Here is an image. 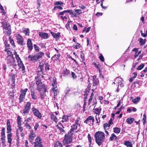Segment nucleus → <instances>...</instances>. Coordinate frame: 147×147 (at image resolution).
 <instances>
[{
	"instance_id": "nucleus-1",
	"label": "nucleus",
	"mask_w": 147,
	"mask_h": 147,
	"mask_svg": "<svg viewBox=\"0 0 147 147\" xmlns=\"http://www.w3.org/2000/svg\"><path fill=\"white\" fill-rule=\"evenodd\" d=\"M37 76L35 77L37 89L39 92H40L42 89H43L45 92H46V89L45 86L41 82V78H43V76L42 75H39V74H37Z\"/></svg>"
},
{
	"instance_id": "nucleus-2",
	"label": "nucleus",
	"mask_w": 147,
	"mask_h": 147,
	"mask_svg": "<svg viewBox=\"0 0 147 147\" xmlns=\"http://www.w3.org/2000/svg\"><path fill=\"white\" fill-rule=\"evenodd\" d=\"M94 136L96 143L99 146H100L105 139L104 133L102 131H98L95 133Z\"/></svg>"
},
{
	"instance_id": "nucleus-3",
	"label": "nucleus",
	"mask_w": 147,
	"mask_h": 147,
	"mask_svg": "<svg viewBox=\"0 0 147 147\" xmlns=\"http://www.w3.org/2000/svg\"><path fill=\"white\" fill-rule=\"evenodd\" d=\"M7 133L8 134L7 135V139L8 142L9 144V146L11 147V141L12 140V134L11 133V125L10 124V122L9 120H7Z\"/></svg>"
},
{
	"instance_id": "nucleus-4",
	"label": "nucleus",
	"mask_w": 147,
	"mask_h": 147,
	"mask_svg": "<svg viewBox=\"0 0 147 147\" xmlns=\"http://www.w3.org/2000/svg\"><path fill=\"white\" fill-rule=\"evenodd\" d=\"M44 55L43 53L40 52L34 55H29L28 58L30 61L36 62L40 59Z\"/></svg>"
},
{
	"instance_id": "nucleus-5",
	"label": "nucleus",
	"mask_w": 147,
	"mask_h": 147,
	"mask_svg": "<svg viewBox=\"0 0 147 147\" xmlns=\"http://www.w3.org/2000/svg\"><path fill=\"white\" fill-rule=\"evenodd\" d=\"M73 133H71V132H68L67 134L65 135L63 141L64 145L68 144L71 142L72 140V135Z\"/></svg>"
},
{
	"instance_id": "nucleus-6",
	"label": "nucleus",
	"mask_w": 147,
	"mask_h": 147,
	"mask_svg": "<svg viewBox=\"0 0 147 147\" xmlns=\"http://www.w3.org/2000/svg\"><path fill=\"white\" fill-rule=\"evenodd\" d=\"M2 24L3 27L4 31H5L7 34H10L11 33V27L9 24L7 23H2Z\"/></svg>"
},
{
	"instance_id": "nucleus-7",
	"label": "nucleus",
	"mask_w": 147,
	"mask_h": 147,
	"mask_svg": "<svg viewBox=\"0 0 147 147\" xmlns=\"http://www.w3.org/2000/svg\"><path fill=\"white\" fill-rule=\"evenodd\" d=\"M79 119H77L75 121V123L71 126V129L68 132H71V133H73L75 130H76L78 127V125H80V124L79 123Z\"/></svg>"
},
{
	"instance_id": "nucleus-8",
	"label": "nucleus",
	"mask_w": 147,
	"mask_h": 147,
	"mask_svg": "<svg viewBox=\"0 0 147 147\" xmlns=\"http://www.w3.org/2000/svg\"><path fill=\"white\" fill-rule=\"evenodd\" d=\"M31 103L29 102H27L25 105L24 109L23 110V114L26 115L28 113L30 109Z\"/></svg>"
},
{
	"instance_id": "nucleus-9",
	"label": "nucleus",
	"mask_w": 147,
	"mask_h": 147,
	"mask_svg": "<svg viewBox=\"0 0 147 147\" xmlns=\"http://www.w3.org/2000/svg\"><path fill=\"white\" fill-rule=\"evenodd\" d=\"M34 143V147H43L42 144L41 140L39 137H37L36 138L35 142Z\"/></svg>"
},
{
	"instance_id": "nucleus-10",
	"label": "nucleus",
	"mask_w": 147,
	"mask_h": 147,
	"mask_svg": "<svg viewBox=\"0 0 147 147\" xmlns=\"http://www.w3.org/2000/svg\"><path fill=\"white\" fill-rule=\"evenodd\" d=\"M31 110L34 114L39 119H41L42 116L39 111L34 107H32Z\"/></svg>"
},
{
	"instance_id": "nucleus-11",
	"label": "nucleus",
	"mask_w": 147,
	"mask_h": 147,
	"mask_svg": "<svg viewBox=\"0 0 147 147\" xmlns=\"http://www.w3.org/2000/svg\"><path fill=\"white\" fill-rule=\"evenodd\" d=\"M28 90L27 88H25L24 90H21V93L19 97L20 102L23 101L24 99V98L26 92Z\"/></svg>"
},
{
	"instance_id": "nucleus-12",
	"label": "nucleus",
	"mask_w": 147,
	"mask_h": 147,
	"mask_svg": "<svg viewBox=\"0 0 147 147\" xmlns=\"http://www.w3.org/2000/svg\"><path fill=\"white\" fill-rule=\"evenodd\" d=\"M7 63L10 65H15L14 58L12 56H7Z\"/></svg>"
},
{
	"instance_id": "nucleus-13",
	"label": "nucleus",
	"mask_w": 147,
	"mask_h": 147,
	"mask_svg": "<svg viewBox=\"0 0 147 147\" xmlns=\"http://www.w3.org/2000/svg\"><path fill=\"white\" fill-rule=\"evenodd\" d=\"M94 117L91 116L88 117L84 121V123L86 124H90L93 123L94 121Z\"/></svg>"
},
{
	"instance_id": "nucleus-14",
	"label": "nucleus",
	"mask_w": 147,
	"mask_h": 147,
	"mask_svg": "<svg viewBox=\"0 0 147 147\" xmlns=\"http://www.w3.org/2000/svg\"><path fill=\"white\" fill-rule=\"evenodd\" d=\"M38 34L39 36L43 39H47L49 37L48 34L45 32H39Z\"/></svg>"
},
{
	"instance_id": "nucleus-15",
	"label": "nucleus",
	"mask_w": 147,
	"mask_h": 147,
	"mask_svg": "<svg viewBox=\"0 0 147 147\" xmlns=\"http://www.w3.org/2000/svg\"><path fill=\"white\" fill-rule=\"evenodd\" d=\"M36 137L35 134L34 133L33 130H31L29 135V140L30 142H32V140Z\"/></svg>"
},
{
	"instance_id": "nucleus-16",
	"label": "nucleus",
	"mask_w": 147,
	"mask_h": 147,
	"mask_svg": "<svg viewBox=\"0 0 147 147\" xmlns=\"http://www.w3.org/2000/svg\"><path fill=\"white\" fill-rule=\"evenodd\" d=\"M50 32L54 38L57 40L59 39L60 36V33L59 32H57V33H55L50 30Z\"/></svg>"
},
{
	"instance_id": "nucleus-17",
	"label": "nucleus",
	"mask_w": 147,
	"mask_h": 147,
	"mask_svg": "<svg viewBox=\"0 0 147 147\" xmlns=\"http://www.w3.org/2000/svg\"><path fill=\"white\" fill-rule=\"evenodd\" d=\"M16 39L18 43L21 45L23 43V38L20 34H17L16 36Z\"/></svg>"
},
{
	"instance_id": "nucleus-18",
	"label": "nucleus",
	"mask_w": 147,
	"mask_h": 147,
	"mask_svg": "<svg viewBox=\"0 0 147 147\" xmlns=\"http://www.w3.org/2000/svg\"><path fill=\"white\" fill-rule=\"evenodd\" d=\"M115 81L116 83L119 84L118 88L119 87V85L120 86H123L122 84V80L121 78L117 77L116 78Z\"/></svg>"
},
{
	"instance_id": "nucleus-19",
	"label": "nucleus",
	"mask_w": 147,
	"mask_h": 147,
	"mask_svg": "<svg viewBox=\"0 0 147 147\" xmlns=\"http://www.w3.org/2000/svg\"><path fill=\"white\" fill-rule=\"evenodd\" d=\"M17 61L18 63V65L20 68L22 69V70L23 71H24L25 69V67L21 59H19Z\"/></svg>"
},
{
	"instance_id": "nucleus-20",
	"label": "nucleus",
	"mask_w": 147,
	"mask_h": 147,
	"mask_svg": "<svg viewBox=\"0 0 147 147\" xmlns=\"http://www.w3.org/2000/svg\"><path fill=\"white\" fill-rule=\"evenodd\" d=\"M56 88H52L51 90L52 91H53L54 93L53 98L55 99L56 98V96H57L59 94V90L58 89H55Z\"/></svg>"
},
{
	"instance_id": "nucleus-21",
	"label": "nucleus",
	"mask_w": 147,
	"mask_h": 147,
	"mask_svg": "<svg viewBox=\"0 0 147 147\" xmlns=\"http://www.w3.org/2000/svg\"><path fill=\"white\" fill-rule=\"evenodd\" d=\"M27 44L29 50H31L33 48V46L31 40L30 39H29L28 40Z\"/></svg>"
},
{
	"instance_id": "nucleus-22",
	"label": "nucleus",
	"mask_w": 147,
	"mask_h": 147,
	"mask_svg": "<svg viewBox=\"0 0 147 147\" xmlns=\"http://www.w3.org/2000/svg\"><path fill=\"white\" fill-rule=\"evenodd\" d=\"M93 86L98 85L99 84V80L98 78H96V76H93Z\"/></svg>"
},
{
	"instance_id": "nucleus-23",
	"label": "nucleus",
	"mask_w": 147,
	"mask_h": 147,
	"mask_svg": "<svg viewBox=\"0 0 147 147\" xmlns=\"http://www.w3.org/2000/svg\"><path fill=\"white\" fill-rule=\"evenodd\" d=\"M101 110V108H94L93 109V112L96 114V115L99 116Z\"/></svg>"
},
{
	"instance_id": "nucleus-24",
	"label": "nucleus",
	"mask_w": 147,
	"mask_h": 147,
	"mask_svg": "<svg viewBox=\"0 0 147 147\" xmlns=\"http://www.w3.org/2000/svg\"><path fill=\"white\" fill-rule=\"evenodd\" d=\"M44 67V65H39L38 69L39 71V72L37 74H39L38 73H39V75H41V74H42V71L43 69V67Z\"/></svg>"
},
{
	"instance_id": "nucleus-25",
	"label": "nucleus",
	"mask_w": 147,
	"mask_h": 147,
	"mask_svg": "<svg viewBox=\"0 0 147 147\" xmlns=\"http://www.w3.org/2000/svg\"><path fill=\"white\" fill-rule=\"evenodd\" d=\"M52 88H57V82L56 79L55 78H54L51 81Z\"/></svg>"
},
{
	"instance_id": "nucleus-26",
	"label": "nucleus",
	"mask_w": 147,
	"mask_h": 147,
	"mask_svg": "<svg viewBox=\"0 0 147 147\" xmlns=\"http://www.w3.org/2000/svg\"><path fill=\"white\" fill-rule=\"evenodd\" d=\"M11 80L12 82L11 85L12 86H15V75L14 74H12L11 75Z\"/></svg>"
},
{
	"instance_id": "nucleus-27",
	"label": "nucleus",
	"mask_w": 147,
	"mask_h": 147,
	"mask_svg": "<svg viewBox=\"0 0 147 147\" xmlns=\"http://www.w3.org/2000/svg\"><path fill=\"white\" fill-rule=\"evenodd\" d=\"M31 96L33 100H36L37 96L36 93L34 91H31Z\"/></svg>"
},
{
	"instance_id": "nucleus-28",
	"label": "nucleus",
	"mask_w": 147,
	"mask_h": 147,
	"mask_svg": "<svg viewBox=\"0 0 147 147\" xmlns=\"http://www.w3.org/2000/svg\"><path fill=\"white\" fill-rule=\"evenodd\" d=\"M22 32L24 33L26 35H29L30 31L28 28H23L22 30Z\"/></svg>"
},
{
	"instance_id": "nucleus-29",
	"label": "nucleus",
	"mask_w": 147,
	"mask_h": 147,
	"mask_svg": "<svg viewBox=\"0 0 147 147\" xmlns=\"http://www.w3.org/2000/svg\"><path fill=\"white\" fill-rule=\"evenodd\" d=\"M124 144L127 147H132V144L131 142L129 141H126L124 143Z\"/></svg>"
},
{
	"instance_id": "nucleus-30",
	"label": "nucleus",
	"mask_w": 147,
	"mask_h": 147,
	"mask_svg": "<svg viewBox=\"0 0 147 147\" xmlns=\"http://www.w3.org/2000/svg\"><path fill=\"white\" fill-rule=\"evenodd\" d=\"M134 119L132 118H129L127 119L126 121L129 124H131L133 123L134 121Z\"/></svg>"
},
{
	"instance_id": "nucleus-31",
	"label": "nucleus",
	"mask_w": 147,
	"mask_h": 147,
	"mask_svg": "<svg viewBox=\"0 0 147 147\" xmlns=\"http://www.w3.org/2000/svg\"><path fill=\"white\" fill-rule=\"evenodd\" d=\"M51 118L52 120L54 121L55 122L57 123V119L56 117L53 114H51Z\"/></svg>"
},
{
	"instance_id": "nucleus-32",
	"label": "nucleus",
	"mask_w": 147,
	"mask_h": 147,
	"mask_svg": "<svg viewBox=\"0 0 147 147\" xmlns=\"http://www.w3.org/2000/svg\"><path fill=\"white\" fill-rule=\"evenodd\" d=\"M58 146H59L60 147H63L62 143L59 141H57L56 142L55 144L54 147H58Z\"/></svg>"
},
{
	"instance_id": "nucleus-33",
	"label": "nucleus",
	"mask_w": 147,
	"mask_h": 147,
	"mask_svg": "<svg viewBox=\"0 0 147 147\" xmlns=\"http://www.w3.org/2000/svg\"><path fill=\"white\" fill-rule=\"evenodd\" d=\"M40 97L42 100H43L45 99V93L44 91V93H42L41 91L40 90Z\"/></svg>"
},
{
	"instance_id": "nucleus-34",
	"label": "nucleus",
	"mask_w": 147,
	"mask_h": 147,
	"mask_svg": "<svg viewBox=\"0 0 147 147\" xmlns=\"http://www.w3.org/2000/svg\"><path fill=\"white\" fill-rule=\"evenodd\" d=\"M140 100V97H137L132 100V102L134 103H136L139 102Z\"/></svg>"
},
{
	"instance_id": "nucleus-35",
	"label": "nucleus",
	"mask_w": 147,
	"mask_h": 147,
	"mask_svg": "<svg viewBox=\"0 0 147 147\" xmlns=\"http://www.w3.org/2000/svg\"><path fill=\"white\" fill-rule=\"evenodd\" d=\"M18 124L19 126H20L21 125V117L18 116L17 117Z\"/></svg>"
},
{
	"instance_id": "nucleus-36",
	"label": "nucleus",
	"mask_w": 147,
	"mask_h": 147,
	"mask_svg": "<svg viewBox=\"0 0 147 147\" xmlns=\"http://www.w3.org/2000/svg\"><path fill=\"white\" fill-rule=\"evenodd\" d=\"M68 120V118L67 116L63 115L62 118V120L61 121L62 122L67 121Z\"/></svg>"
},
{
	"instance_id": "nucleus-37",
	"label": "nucleus",
	"mask_w": 147,
	"mask_h": 147,
	"mask_svg": "<svg viewBox=\"0 0 147 147\" xmlns=\"http://www.w3.org/2000/svg\"><path fill=\"white\" fill-rule=\"evenodd\" d=\"M5 128H3L2 129V132L1 134V138H5Z\"/></svg>"
},
{
	"instance_id": "nucleus-38",
	"label": "nucleus",
	"mask_w": 147,
	"mask_h": 147,
	"mask_svg": "<svg viewBox=\"0 0 147 147\" xmlns=\"http://www.w3.org/2000/svg\"><path fill=\"white\" fill-rule=\"evenodd\" d=\"M114 132L116 133H119L120 131V129L118 127H115L113 128Z\"/></svg>"
},
{
	"instance_id": "nucleus-39",
	"label": "nucleus",
	"mask_w": 147,
	"mask_h": 147,
	"mask_svg": "<svg viewBox=\"0 0 147 147\" xmlns=\"http://www.w3.org/2000/svg\"><path fill=\"white\" fill-rule=\"evenodd\" d=\"M69 71L67 69H65L63 72V74L64 76H67L69 73Z\"/></svg>"
},
{
	"instance_id": "nucleus-40",
	"label": "nucleus",
	"mask_w": 147,
	"mask_h": 147,
	"mask_svg": "<svg viewBox=\"0 0 147 147\" xmlns=\"http://www.w3.org/2000/svg\"><path fill=\"white\" fill-rule=\"evenodd\" d=\"M24 3V2H18V5L19 7L21 8L22 9H23V8L22 7L23 6V5H24L23 3Z\"/></svg>"
},
{
	"instance_id": "nucleus-41",
	"label": "nucleus",
	"mask_w": 147,
	"mask_h": 147,
	"mask_svg": "<svg viewBox=\"0 0 147 147\" xmlns=\"http://www.w3.org/2000/svg\"><path fill=\"white\" fill-rule=\"evenodd\" d=\"M74 47L76 49H78L80 48L81 47L80 44L78 43H76V45H74Z\"/></svg>"
},
{
	"instance_id": "nucleus-42",
	"label": "nucleus",
	"mask_w": 147,
	"mask_h": 147,
	"mask_svg": "<svg viewBox=\"0 0 147 147\" xmlns=\"http://www.w3.org/2000/svg\"><path fill=\"white\" fill-rule=\"evenodd\" d=\"M23 130V128L22 127H21V126H19L18 128V129H17V130L16 134H17V136L18 135V132L20 131V132H21Z\"/></svg>"
},
{
	"instance_id": "nucleus-43",
	"label": "nucleus",
	"mask_w": 147,
	"mask_h": 147,
	"mask_svg": "<svg viewBox=\"0 0 147 147\" xmlns=\"http://www.w3.org/2000/svg\"><path fill=\"white\" fill-rule=\"evenodd\" d=\"M110 126L109 124L107 123H105L103 125L104 129H108Z\"/></svg>"
},
{
	"instance_id": "nucleus-44",
	"label": "nucleus",
	"mask_w": 147,
	"mask_h": 147,
	"mask_svg": "<svg viewBox=\"0 0 147 147\" xmlns=\"http://www.w3.org/2000/svg\"><path fill=\"white\" fill-rule=\"evenodd\" d=\"M63 3L61 1H57L55 2L54 4V5H59L61 6H62L63 5Z\"/></svg>"
},
{
	"instance_id": "nucleus-45",
	"label": "nucleus",
	"mask_w": 147,
	"mask_h": 147,
	"mask_svg": "<svg viewBox=\"0 0 147 147\" xmlns=\"http://www.w3.org/2000/svg\"><path fill=\"white\" fill-rule=\"evenodd\" d=\"M140 42L141 45H143L145 43V41L142 38L140 39Z\"/></svg>"
},
{
	"instance_id": "nucleus-46",
	"label": "nucleus",
	"mask_w": 147,
	"mask_h": 147,
	"mask_svg": "<svg viewBox=\"0 0 147 147\" xmlns=\"http://www.w3.org/2000/svg\"><path fill=\"white\" fill-rule=\"evenodd\" d=\"M116 138V136L115 134H111V136L110 137V140L112 141Z\"/></svg>"
},
{
	"instance_id": "nucleus-47",
	"label": "nucleus",
	"mask_w": 147,
	"mask_h": 147,
	"mask_svg": "<svg viewBox=\"0 0 147 147\" xmlns=\"http://www.w3.org/2000/svg\"><path fill=\"white\" fill-rule=\"evenodd\" d=\"M93 96H94L93 94V93H92L91 94V96H90V98L88 100V105H90V102L92 101V98H93Z\"/></svg>"
},
{
	"instance_id": "nucleus-48",
	"label": "nucleus",
	"mask_w": 147,
	"mask_h": 147,
	"mask_svg": "<svg viewBox=\"0 0 147 147\" xmlns=\"http://www.w3.org/2000/svg\"><path fill=\"white\" fill-rule=\"evenodd\" d=\"M14 54L15 56V58H16L17 60H18L19 59H21L19 56V55L17 54L16 52V51L14 52Z\"/></svg>"
},
{
	"instance_id": "nucleus-49",
	"label": "nucleus",
	"mask_w": 147,
	"mask_h": 147,
	"mask_svg": "<svg viewBox=\"0 0 147 147\" xmlns=\"http://www.w3.org/2000/svg\"><path fill=\"white\" fill-rule=\"evenodd\" d=\"M60 56V55L59 54H57V55L55 54L54 56L52 57V59H53L55 57H56V60L59 59Z\"/></svg>"
},
{
	"instance_id": "nucleus-50",
	"label": "nucleus",
	"mask_w": 147,
	"mask_h": 147,
	"mask_svg": "<svg viewBox=\"0 0 147 147\" xmlns=\"http://www.w3.org/2000/svg\"><path fill=\"white\" fill-rule=\"evenodd\" d=\"M144 65L142 64L140 65L137 68V69L138 70H140L142 69L144 66Z\"/></svg>"
},
{
	"instance_id": "nucleus-51",
	"label": "nucleus",
	"mask_w": 147,
	"mask_h": 147,
	"mask_svg": "<svg viewBox=\"0 0 147 147\" xmlns=\"http://www.w3.org/2000/svg\"><path fill=\"white\" fill-rule=\"evenodd\" d=\"M146 114H144L143 115V120L144 121H143V124H145V123H146Z\"/></svg>"
},
{
	"instance_id": "nucleus-52",
	"label": "nucleus",
	"mask_w": 147,
	"mask_h": 147,
	"mask_svg": "<svg viewBox=\"0 0 147 147\" xmlns=\"http://www.w3.org/2000/svg\"><path fill=\"white\" fill-rule=\"evenodd\" d=\"M9 39L10 41V42L12 46L14 45V42L13 39L11 38V36H9Z\"/></svg>"
},
{
	"instance_id": "nucleus-53",
	"label": "nucleus",
	"mask_w": 147,
	"mask_h": 147,
	"mask_svg": "<svg viewBox=\"0 0 147 147\" xmlns=\"http://www.w3.org/2000/svg\"><path fill=\"white\" fill-rule=\"evenodd\" d=\"M95 119L97 123H98L100 122V120L99 119L100 117H99V116L96 115Z\"/></svg>"
},
{
	"instance_id": "nucleus-54",
	"label": "nucleus",
	"mask_w": 147,
	"mask_h": 147,
	"mask_svg": "<svg viewBox=\"0 0 147 147\" xmlns=\"http://www.w3.org/2000/svg\"><path fill=\"white\" fill-rule=\"evenodd\" d=\"M35 50L37 51H39V48L36 45H34Z\"/></svg>"
},
{
	"instance_id": "nucleus-55",
	"label": "nucleus",
	"mask_w": 147,
	"mask_h": 147,
	"mask_svg": "<svg viewBox=\"0 0 147 147\" xmlns=\"http://www.w3.org/2000/svg\"><path fill=\"white\" fill-rule=\"evenodd\" d=\"M99 59L102 62L104 61V57L101 54H100L99 56Z\"/></svg>"
},
{
	"instance_id": "nucleus-56",
	"label": "nucleus",
	"mask_w": 147,
	"mask_h": 147,
	"mask_svg": "<svg viewBox=\"0 0 147 147\" xmlns=\"http://www.w3.org/2000/svg\"><path fill=\"white\" fill-rule=\"evenodd\" d=\"M5 50L7 53H8L9 51H11V49L9 47H5Z\"/></svg>"
},
{
	"instance_id": "nucleus-57",
	"label": "nucleus",
	"mask_w": 147,
	"mask_h": 147,
	"mask_svg": "<svg viewBox=\"0 0 147 147\" xmlns=\"http://www.w3.org/2000/svg\"><path fill=\"white\" fill-rule=\"evenodd\" d=\"M76 13H78L79 14H81L82 13L81 10L80 9H77L75 11Z\"/></svg>"
},
{
	"instance_id": "nucleus-58",
	"label": "nucleus",
	"mask_w": 147,
	"mask_h": 147,
	"mask_svg": "<svg viewBox=\"0 0 147 147\" xmlns=\"http://www.w3.org/2000/svg\"><path fill=\"white\" fill-rule=\"evenodd\" d=\"M0 9L2 11V13H5V10L4 9L3 6H2V5H1V4L0 3Z\"/></svg>"
},
{
	"instance_id": "nucleus-59",
	"label": "nucleus",
	"mask_w": 147,
	"mask_h": 147,
	"mask_svg": "<svg viewBox=\"0 0 147 147\" xmlns=\"http://www.w3.org/2000/svg\"><path fill=\"white\" fill-rule=\"evenodd\" d=\"M90 28H91L90 27H89L87 29H84L83 30V31L84 32L85 31L87 33V32H88L90 30Z\"/></svg>"
},
{
	"instance_id": "nucleus-60",
	"label": "nucleus",
	"mask_w": 147,
	"mask_h": 147,
	"mask_svg": "<svg viewBox=\"0 0 147 147\" xmlns=\"http://www.w3.org/2000/svg\"><path fill=\"white\" fill-rule=\"evenodd\" d=\"M137 73L136 72H134L132 74V77L133 78H135L137 76Z\"/></svg>"
},
{
	"instance_id": "nucleus-61",
	"label": "nucleus",
	"mask_w": 147,
	"mask_h": 147,
	"mask_svg": "<svg viewBox=\"0 0 147 147\" xmlns=\"http://www.w3.org/2000/svg\"><path fill=\"white\" fill-rule=\"evenodd\" d=\"M25 125L26 127L28 129H30L31 128V127H30V125L27 123H26Z\"/></svg>"
},
{
	"instance_id": "nucleus-62",
	"label": "nucleus",
	"mask_w": 147,
	"mask_h": 147,
	"mask_svg": "<svg viewBox=\"0 0 147 147\" xmlns=\"http://www.w3.org/2000/svg\"><path fill=\"white\" fill-rule=\"evenodd\" d=\"M70 91V90L69 88H66V91L65 92V93L67 94H68L69 93V92Z\"/></svg>"
},
{
	"instance_id": "nucleus-63",
	"label": "nucleus",
	"mask_w": 147,
	"mask_h": 147,
	"mask_svg": "<svg viewBox=\"0 0 147 147\" xmlns=\"http://www.w3.org/2000/svg\"><path fill=\"white\" fill-rule=\"evenodd\" d=\"M69 21H68V23H67L66 26H66V28L67 29H70V27H69Z\"/></svg>"
},
{
	"instance_id": "nucleus-64",
	"label": "nucleus",
	"mask_w": 147,
	"mask_h": 147,
	"mask_svg": "<svg viewBox=\"0 0 147 147\" xmlns=\"http://www.w3.org/2000/svg\"><path fill=\"white\" fill-rule=\"evenodd\" d=\"M73 29L75 30H78V28L77 26L74 24L73 27Z\"/></svg>"
}]
</instances>
